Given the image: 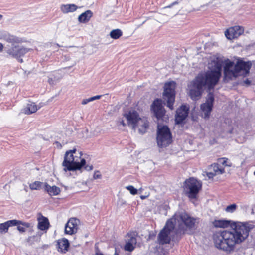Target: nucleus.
Returning a JSON list of instances; mask_svg holds the SVG:
<instances>
[{
  "mask_svg": "<svg viewBox=\"0 0 255 255\" xmlns=\"http://www.w3.org/2000/svg\"><path fill=\"white\" fill-rule=\"evenodd\" d=\"M209 70L199 73L195 78L188 84L189 94L194 100L199 99L205 88L209 91L205 103L201 105L202 116L209 118L212 110L214 100V95L210 91L218 84L221 76L222 65L218 59L212 60L209 64Z\"/></svg>",
  "mask_w": 255,
  "mask_h": 255,
  "instance_id": "1",
  "label": "nucleus"
},
{
  "mask_svg": "<svg viewBox=\"0 0 255 255\" xmlns=\"http://www.w3.org/2000/svg\"><path fill=\"white\" fill-rule=\"evenodd\" d=\"M231 226V230L216 232L212 237L215 247L227 253L233 252L236 245L243 242L253 228L252 225L241 222H235Z\"/></svg>",
  "mask_w": 255,
  "mask_h": 255,
  "instance_id": "2",
  "label": "nucleus"
},
{
  "mask_svg": "<svg viewBox=\"0 0 255 255\" xmlns=\"http://www.w3.org/2000/svg\"><path fill=\"white\" fill-rule=\"evenodd\" d=\"M82 152L78 150L76 147L67 151L64 155L62 166L65 171H76L84 168L86 171H89L93 169L92 165H86V161L81 157Z\"/></svg>",
  "mask_w": 255,
  "mask_h": 255,
  "instance_id": "3",
  "label": "nucleus"
},
{
  "mask_svg": "<svg viewBox=\"0 0 255 255\" xmlns=\"http://www.w3.org/2000/svg\"><path fill=\"white\" fill-rule=\"evenodd\" d=\"M251 67V63L239 60L235 64L234 62L229 59L225 60L224 67V79L226 80H232L239 76H247Z\"/></svg>",
  "mask_w": 255,
  "mask_h": 255,
  "instance_id": "4",
  "label": "nucleus"
},
{
  "mask_svg": "<svg viewBox=\"0 0 255 255\" xmlns=\"http://www.w3.org/2000/svg\"><path fill=\"white\" fill-rule=\"evenodd\" d=\"M171 219L175 225H177L178 232L183 234L187 229H194L200 220L199 218L192 217L185 212H176Z\"/></svg>",
  "mask_w": 255,
  "mask_h": 255,
  "instance_id": "5",
  "label": "nucleus"
},
{
  "mask_svg": "<svg viewBox=\"0 0 255 255\" xmlns=\"http://www.w3.org/2000/svg\"><path fill=\"white\" fill-rule=\"evenodd\" d=\"M201 188L202 183L193 177L186 179L184 183V192L190 199H196Z\"/></svg>",
  "mask_w": 255,
  "mask_h": 255,
  "instance_id": "6",
  "label": "nucleus"
},
{
  "mask_svg": "<svg viewBox=\"0 0 255 255\" xmlns=\"http://www.w3.org/2000/svg\"><path fill=\"white\" fill-rule=\"evenodd\" d=\"M176 87V83L174 81L166 82L164 86L162 100L164 104L171 110H173L174 108Z\"/></svg>",
  "mask_w": 255,
  "mask_h": 255,
  "instance_id": "7",
  "label": "nucleus"
},
{
  "mask_svg": "<svg viewBox=\"0 0 255 255\" xmlns=\"http://www.w3.org/2000/svg\"><path fill=\"white\" fill-rule=\"evenodd\" d=\"M157 143L159 147H166L172 142V135L167 126H158Z\"/></svg>",
  "mask_w": 255,
  "mask_h": 255,
  "instance_id": "8",
  "label": "nucleus"
},
{
  "mask_svg": "<svg viewBox=\"0 0 255 255\" xmlns=\"http://www.w3.org/2000/svg\"><path fill=\"white\" fill-rule=\"evenodd\" d=\"M175 228V224L173 219L168 220L164 227L159 233L157 237L158 243L164 245L169 244L171 240V233Z\"/></svg>",
  "mask_w": 255,
  "mask_h": 255,
  "instance_id": "9",
  "label": "nucleus"
},
{
  "mask_svg": "<svg viewBox=\"0 0 255 255\" xmlns=\"http://www.w3.org/2000/svg\"><path fill=\"white\" fill-rule=\"evenodd\" d=\"M5 49L6 53L10 57L17 59L20 63L23 62V59L20 58L30 50V49L20 46L16 44H12L11 46L7 45Z\"/></svg>",
  "mask_w": 255,
  "mask_h": 255,
  "instance_id": "10",
  "label": "nucleus"
},
{
  "mask_svg": "<svg viewBox=\"0 0 255 255\" xmlns=\"http://www.w3.org/2000/svg\"><path fill=\"white\" fill-rule=\"evenodd\" d=\"M18 224L23 225L27 228H31L33 227V224L29 222H26L21 220H11L0 224V233L4 234L7 232L10 227L14 226Z\"/></svg>",
  "mask_w": 255,
  "mask_h": 255,
  "instance_id": "11",
  "label": "nucleus"
},
{
  "mask_svg": "<svg viewBox=\"0 0 255 255\" xmlns=\"http://www.w3.org/2000/svg\"><path fill=\"white\" fill-rule=\"evenodd\" d=\"M124 116L127 121L128 126L135 130L136 124L141 118L139 113L135 110H132L124 114Z\"/></svg>",
  "mask_w": 255,
  "mask_h": 255,
  "instance_id": "12",
  "label": "nucleus"
},
{
  "mask_svg": "<svg viewBox=\"0 0 255 255\" xmlns=\"http://www.w3.org/2000/svg\"><path fill=\"white\" fill-rule=\"evenodd\" d=\"M244 28L240 26H235L227 29L225 35L227 39L231 40L237 38L244 32Z\"/></svg>",
  "mask_w": 255,
  "mask_h": 255,
  "instance_id": "13",
  "label": "nucleus"
},
{
  "mask_svg": "<svg viewBox=\"0 0 255 255\" xmlns=\"http://www.w3.org/2000/svg\"><path fill=\"white\" fill-rule=\"evenodd\" d=\"M151 108L154 112L155 116L157 119L162 118L165 113V110L162 105V100L161 99H156L153 102Z\"/></svg>",
  "mask_w": 255,
  "mask_h": 255,
  "instance_id": "14",
  "label": "nucleus"
},
{
  "mask_svg": "<svg viewBox=\"0 0 255 255\" xmlns=\"http://www.w3.org/2000/svg\"><path fill=\"white\" fill-rule=\"evenodd\" d=\"M79 220L75 218H70L65 226V233L72 235L76 233L78 230Z\"/></svg>",
  "mask_w": 255,
  "mask_h": 255,
  "instance_id": "15",
  "label": "nucleus"
},
{
  "mask_svg": "<svg viewBox=\"0 0 255 255\" xmlns=\"http://www.w3.org/2000/svg\"><path fill=\"white\" fill-rule=\"evenodd\" d=\"M188 107L185 105H182L177 110L175 119L176 124H181L183 122L188 116Z\"/></svg>",
  "mask_w": 255,
  "mask_h": 255,
  "instance_id": "16",
  "label": "nucleus"
},
{
  "mask_svg": "<svg viewBox=\"0 0 255 255\" xmlns=\"http://www.w3.org/2000/svg\"><path fill=\"white\" fill-rule=\"evenodd\" d=\"M148 128L149 122L145 117L140 118L136 124V129H137L139 133L142 135L147 132Z\"/></svg>",
  "mask_w": 255,
  "mask_h": 255,
  "instance_id": "17",
  "label": "nucleus"
},
{
  "mask_svg": "<svg viewBox=\"0 0 255 255\" xmlns=\"http://www.w3.org/2000/svg\"><path fill=\"white\" fill-rule=\"evenodd\" d=\"M44 106L43 103H40L38 105L34 102H30L23 109L22 112L25 114L29 115L35 113L39 109Z\"/></svg>",
  "mask_w": 255,
  "mask_h": 255,
  "instance_id": "18",
  "label": "nucleus"
},
{
  "mask_svg": "<svg viewBox=\"0 0 255 255\" xmlns=\"http://www.w3.org/2000/svg\"><path fill=\"white\" fill-rule=\"evenodd\" d=\"M37 227L41 231L47 230L50 226V223L47 218L41 216L38 218Z\"/></svg>",
  "mask_w": 255,
  "mask_h": 255,
  "instance_id": "19",
  "label": "nucleus"
},
{
  "mask_svg": "<svg viewBox=\"0 0 255 255\" xmlns=\"http://www.w3.org/2000/svg\"><path fill=\"white\" fill-rule=\"evenodd\" d=\"M57 246L58 248V251L63 253H65L68 251L69 247V243L68 240L66 238H63L59 240L57 242Z\"/></svg>",
  "mask_w": 255,
  "mask_h": 255,
  "instance_id": "20",
  "label": "nucleus"
},
{
  "mask_svg": "<svg viewBox=\"0 0 255 255\" xmlns=\"http://www.w3.org/2000/svg\"><path fill=\"white\" fill-rule=\"evenodd\" d=\"M77 9V6L74 4H62L60 6L61 11L64 14L73 12Z\"/></svg>",
  "mask_w": 255,
  "mask_h": 255,
  "instance_id": "21",
  "label": "nucleus"
},
{
  "mask_svg": "<svg viewBox=\"0 0 255 255\" xmlns=\"http://www.w3.org/2000/svg\"><path fill=\"white\" fill-rule=\"evenodd\" d=\"M92 15V12L90 10H87L79 16L78 21L81 23H86L90 20Z\"/></svg>",
  "mask_w": 255,
  "mask_h": 255,
  "instance_id": "22",
  "label": "nucleus"
},
{
  "mask_svg": "<svg viewBox=\"0 0 255 255\" xmlns=\"http://www.w3.org/2000/svg\"><path fill=\"white\" fill-rule=\"evenodd\" d=\"M45 190L50 196H56L59 194L60 189L56 186H51L47 183L45 184Z\"/></svg>",
  "mask_w": 255,
  "mask_h": 255,
  "instance_id": "23",
  "label": "nucleus"
},
{
  "mask_svg": "<svg viewBox=\"0 0 255 255\" xmlns=\"http://www.w3.org/2000/svg\"><path fill=\"white\" fill-rule=\"evenodd\" d=\"M3 38L7 42L11 43V45L18 44L20 42L18 38L14 36L9 35L8 33L6 32L3 35Z\"/></svg>",
  "mask_w": 255,
  "mask_h": 255,
  "instance_id": "24",
  "label": "nucleus"
},
{
  "mask_svg": "<svg viewBox=\"0 0 255 255\" xmlns=\"http://www.w3.org/2000/svg\"><path fill=\"white\" fill-rule=\"evenodd\" d=\"M230 221L224 220H215L213 222V225L216 228H227L230 226Z\"/></svg>",
  "mask_w": 255,
  "mask_h": 255,
  "instance_id": "25",
  "label": "nucleus"
},
{
  "mask_svg": "<svg viewBox=\"0 0 255 255\" xmlns=\"http://www.w3.org/2000/svg\"><path fill=\"white\" fill-rule=\"evenodd\" d=\"M213 172L215 175L222 174L224 173V168L222 167L218 163H214L212 165Z\"/></svg>",
  "mask_w": 255,
  "mask_h": 255,
  "instance_id": "26",
  "label": "nucleus"
},
{
  "mask_svg": "<svg viewBox=\"0 0 255 255\" xmlns=\"http://www.w3.org/2000/svg\"><path fill=\"white\" fill-rule=\"evenodd\" d=\"M122 31L119 29L112 30L110 33L111 37L114 39H117L122 35Z\"/></svg>",
  "mask_w": 255,
  "mask_h": 255,
  "instance_id": "27",
  "label": "nucleus"
},
{
  "mask_svg": "<svg viewBox=\"0 0 255 255\" xmlns=\"http://www.w3.org/2000/svg\"><path fill=\"white\" fill-rule=\"evenodd\" d=\"M42 235V233L41 232H38L37 233L36 235H34L32 236H29L27 239V241L28 242H29L31 243H33L35 241V242H39Z\"/></svg>",
  "mask_w": 255,
  "mask_h": 255,
  "instance_id": "28",
  "label": "nucleus"
},
{
  "mask_svg": "<svg viewBox=\"0 0 255 255\" xmlns=\"http://www.w3.org/2000/svg\"><path fill=\"white\" fill-rule=\"evenodd\" d=\"M43 183L40 181H35L29 184V188L31 190H39L41 188Z\"/></svg>",
  "mask_w": 255,
  "mask_h": 255,
  "instance_id": "29",
  "label": "nucleus"
},
{
  "mask_svg": "<svg viewBox=\"0 0 255 255\" xmlns=\"http://www.w3.org/2000/svg\"><path fill=\"white\" fill-rule=\"evenodd\" d=\"M101 95H97L95 96L90 98H89L88 99H83L82 101V105H86L88 103L93 101L95 100L99 99L101 97Z\"/></svg>",
  "mask_w": 255,
  "mask_h": 255,
  "instance_id": "30",
  "label": "nucleus"
},
{
  "mask_svg": "<svg viewBox=\"0 0 255 255\" xmlns=\"http://www.w3.org/2000/svg\"><path fill=\"white\" fill-rule=\"evenodd\" d=\"M237 208V205L235 204H233L228 206L225 209L227 212L233 213Z\"/></svg>",
  "mask_w": 255,
  "mask_h": 255,
  "instance_id": "31",
  "label": "nucleus"
},
{
  "mask_svg": "<svg viewBox=\"0 0 255 255\" xmlns=\"http://www.w3.org/2000/svg\"><path fill=\"white\" fill-rule=\"evenodd\" d=\"M134 248L135 246L127 242L125 245L124 249L125 251L131 252L134 250Z\"/></svg>",
  "mask_w": 255,
  "mask_h": 255,
  "instance_id": "32",
  "label": "nucleus"
},
{
  "mask_svg": "<svg viewBox=\"0 0 255 255\" xmlns=\"http://www.w3.org/2000/svg\"><path fill=\"white\" fill-rule=\"evenodd\" d=\"M126 188L129 191L132 195H135L137 193V190L133 186L129 185L126 187Z\"/></svg>",
  "mask_w": 255,
  "mask_h": 255,
  "instance_id": "33",
  "label": "nucleus"
},
{
  "mask_svg": "<svg viewBox=\"0 0 255 255\" xmlns=\"http://www.w3.org/2000/svg\"><path fill=\"white\" fill-rule=\"evenodd\" d=\"M16 226H17V229L20 233L25 232L26 231V228H27L26 227H25L23 225H22L21 224H18V225H17ZM28 228L29 229V228ZM32 228H33V227L31 228H30V229H32Z\"/></svg>",
  "mask_w": 255,
  "mask_h": 255,
  "instance_id": "34",
  "label": "nucleus"
},
{
  "mask_svg": "<svg viewBox=\"0 0 255 255\" xmlns=\"http://www.w3.org/2000/svg\"><path fill=\"white\" fill-rule=\"evenodd\" d=\"M128 243H130L131 244L135 246L136 244V239L134 237H131L130 239L127 242Z\"/></svg>",
  "mask_w": 255,
  "mask_h": 255,
  "instance_id": "35",
  "label": "nucleus"
},
{
  "mask_svg": "<svg viewBox=\"0 0 255 255\" xmlns=\"http://www.w3.org/2000/svg\"><path fill=\"white\" fill-rule=\"evenodd\" d=\"M93 178L94 179H101L102 175L99 171H96L94 172Z\"/></svg>",
  "mask_w": 255,
  "mask_h": 255,
  "instance_id": "36",
  "label": "nucleus"
},
{
  "mask_svg": "<svg viewBox=\"0 0 255 255\" xmlns=\"http://www.w3.org/2000/svg\"><path fill=\"white\" fill-rule=\"evenodd\" d=\"M118 126L122 125L123 127H125L126 124L125 123L123 119H120L117 122Z\"/></svg>",
  "mask_w": 255,
  "mask_h": 255,
  "instance_id": "37",
  "label": "nucleus"
},
{
  "mask_svg": "<svg viewBox=\"0 0 255 255\" xmlns=\"http://www.w3.org/2000/svg\"><path fill=\"white\" fill-rule=\"evenodd\" d=\"M207 176L209 179L213 178L215 175L212 171L208 172L207 173Z\"/></svg>",
  "mask_w": 255,
  "mask_h": 255,
  "instance_id": "38",
  "label": "nucleus"
},
{
  "mask_svg": "<svg viewBox=\"0 0 255 255\" xmlns=\"http://www.w3.org/2000/svg\"><path fill=\"white\" fill-rule=\"evenodd\" d=\"M219 162H220V163L223 165L227 166V164H226V160L225 159V158L220 159Z\"/></svg>",
  "mask_w": 255,
  "mask_h": 255,
  "instance_id": "39",
  "label": "nucleus"
},
{
  "mask_svg": "<svg viewBox=\"0 0 255 255\" xmlns=\"http://www.w3.org/2000/svg\"><path fill=\"white\" fill-rule=\"evenodd\" d=\"M251 83V81L250 80H249L248 79H247L244 81V83L247 86L250 85Z\"/></svg>",
  "mask_w": 255,
  "mask_h": 255,
  "instance_id": "40",
  "label": "nucleus"
},
{
  "mask_svg": "<svg viewBox=\"0 0 255 255\" xmlns=\"http://www.w3.org/2000/svg\"><path fill=\"white\" fill-rule=\"evenodd\" d=\"M179 1H178V0L177 1H175V2H173V3H172L171 4H170V5H169V6H167L166 7L170 8V7H171L173 5H175V4H176L179 3Z\"/></svg>",
  "mask_w": 255,
  "mask_h": 255,
  "instance_id": "41",
  "label": "nucleus"
},
{
  "mask_svg": "<svg viewBox=\"0 0 255 255\" xmlns=\"http://www.w3.org/2000/svg\"><path fill=\"white\" fill-rule=\"evenodd\" d=\"M48 82L51 85H52V84H54V81L53 80V79L51 78H49L48 79Z\"/></svg>",
  "mask_w": 255,
  "mask_h": 255,
  "instance_id": "42",
  "label": "nucleus"
},
{
  "mask_svg": "<svg viewBox=\"0 0 255 255\" xmlns=\"http://www.w3.org/2000/svg\"><path fill=\"white\" fill-rule=\"evenodd\" d=\"M252 238L253 239V244L254 246H255V234L254 235H252Z\"/></svg>",
  "mask_w": 255,
  "mask_h": 255,
  "instance_id": "43",
  "label": "nucleus"
},
{
  "mask_svg": "<svg viewBox=\"0 0 255 255\" xmlns=\"http://www.w3.org/2000/svg\"><path fill=\"white\" fill-rule=\"evenodd\" d=\"M3 49V45L2 43H0V52H1Z\"/></svg>",
  "mask_w": 255,
  "mask_h": 255,
  "instance_id": "44",
  "label": "nucleus"
},
{
  "mask_svg": "<svg viewBox=\"0 0 255 255\" xmlns=\"http://www.w3.org/2000/svg\"><path fill=\"white\" fill-rule=\"evenodd\" d=\"M146 197H147V196H143V195H141V196H140V198H141V199H145Z\"/></svg>",
  "mask_w": 255,
  "mask_h": 255,
  "instance_id": "45",
  "label": "nucleus"
},
{
  "mask_svg": "<svg viewBox=\"0 0 255 255\" xmlns=\"http://www.w3.org/2000/svg\"><path fill=\"white\" fill-rule=\"evenodd\" d=\"M2 15L0 14V20L2 19Z\"/></svg>",
  "mask_w": 255,
  "mask_h": 255,
  "instance_id": "46",
  "label": "nucleus"
},
{
  "mask_svg": "<svg viewBox=\"0 0 255 255\" xmlns=\"http://www.w3.org/2000/svg\"><path fill=\"white\" fill-rule=\"evenodd\" d=\"M232 130H229V133H232Z\"/></svg>",
  "mask_w": 255,
  "mask_h": 255,
  "instance_id": "47",
  "label": "nucleus"
},
{
  "mask_svg": "<svg viewBox=\"0 0 255 255\" xmlns=\"http://www.w3.org/2000/svg\"><path fill=\"white\" fill-rule=\"evenodd\" d=\"M114 255H118V254H117L116 253H115Z\"/></svg>",
  "mask_w": 255,
  "mask_h": 255,
  "instance_id": "48",
  "label": "nucleus"
},
{
  "mask_svg": "<svg viewBox=\"0 0 255 255\" xmlns=\"http://www.w3.org/2000/svg\"><path fill=\"white\" fill-rule=\"evenodd\" d=\"M254 175H255V171H254Z\"/></svg>",
  "mask_w": 255,
  "mask_h": 255,
  "instance_id": "49",
  "label": "nucleus"
}]
</instances>
